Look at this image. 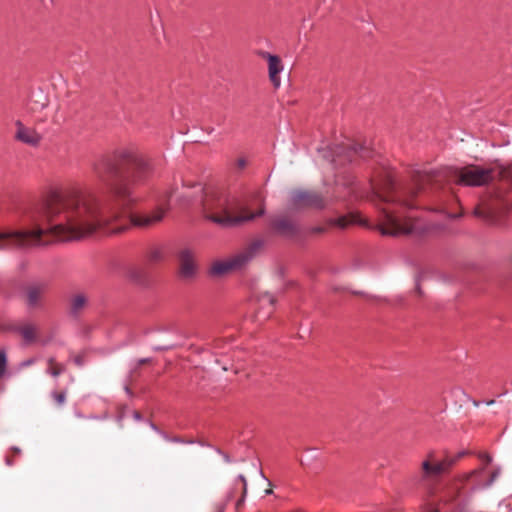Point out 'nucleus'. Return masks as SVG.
<instances>
[{"instance_id": "obj_1", "label": "nucleus", "mask_w": 512, "mask_h": 512, "mask_svg": "<svg viewBox=\"0 0 512 512\" xmlns=\"http://www.w3.org/2000/svg\"><path fill=\"white\" fill-rule=\"evenodd\" d=\"M182 197L185 203L200 199L205 218L222 227H231L250 221L263 214L261 210L256 214L235 216L236 202L233 199L224 192L211 188L205 189L201 183L191 185L183 183Z\"/></svg>"}, {"instance_id": "obj_2", "label": "nucleus", "mask_w": 512, "mask_h": 512, "mask_svg": "<svg viewBox=\"0 0 512 512\" xmlns=\"http://www.w3.org/2000/svg\"><path fill=\"white\" fill-rule=\"evenodd\" d=\"M116 158L131 168L129 181L121 180L110 187L117 208L126 210L140 200L133 187L147 184L156 173V164L152 158L133 148L119 150Z\"/></svg>"}, {"instance_id": "obj_3", "label": "nucleus", "mask_w": 512, "mask_h": 512, "mask_svg": "<svg viewBox=\"0 0 512 512\" xmlns=\"http://www.w3.org/2000/svg\"><path fill=\"white\" fill-rule=\"evenodd\" d=\"M432 177L428 174L418 175L414 179L413 187L405 190L401 195L392 194L395 189V182L390 174H387L381 182L373 184V193L380 201L383 202H398L401 207L412 208L413 205L409 203L408 198L416 195L426 184H429Z\"/></svg>"}, {"instance_id": "obj_4", "label": "nucleus", "mask_w": 512, "mask_h": 512, "mask_svg": "<svg viewBox=\"0 0 512 512\" xmlns=\"http://www.w3.org/2000/svg\"><path fill=\"white\" fill-rule=\"evenodd\" d=\"M28 219L30 229L0 231V250L37 247V208L29 213Z\"/></svg>"}, {"instance_id": "obj_5", "label": "nucleus", "mask_w": 512, "mask_h": 512, "mask_svg": "<svg viewBox=\"0 0 512 512\" xmlns=\"http://www.w3.org/2000/svg\"><path fill=\"white\" fill-rule=\"evenodd\" d=\"M263 246L262 239L254 240L243 251L229 258L215 261L210 268V273L214 276H222L243 268Z\"/></svg>"}, {"instance_id": "obj_6", "label": "nucleus", "mask_w": 512, "mask_h": 512, "mask_svg": "<svg viewBox=\"0 0 512 512\" xmlns=\"http://www.w3.org/2000/svg\"><path fill=\"white\" fill-rule=\"evenodd\" d=\"M415 229L412 216H406L400 211H382L379 230L383 235L400 236L413 233Z\"/></svg>"}, {"instance_id": "obj_7", "label": "nucleus", "mask_w": 512, "mask_h": 512, "mask_svg": "<svg viewBox=\"0 0 512 512\" xmlns=\"http://www.w3.org/2000/svg\"><path fill=\"white\" fill-rule=\"evenodd\" d=\"M448 177L456 184L464 186H482L492 179V170L475 165L450 168Z\"/></svg>"}, {"instance_id": "obj_8", "label": "nucleus", "mask_w": 512, "mask_h": 512, "mask_svg": "<svg viewBox=\"0 0 512 512\" xmlns=\"http://www.w3.org/2000/svg\"><path fill=\"white\" fill-rule=\"evenodd\" d=\"M182 191L179 192L178 188H171L163 196L158 199V205L155 210L148 214H140L132 217V222L137 226H151L160 222L166 211L171 207V202L175 199L180 204H185L183 198L181 199Z\"/></svg>"}, {"instance_id": "obj_9", "label": "nucleus", "mask_w": 512, "mask_h": 512, "mask_svg": "<svg viewBox=\"0 0 512 512\" xmlns=\"http://www.w3.org/2000/svg\"><path fill=\"white\" fill-rule=\"evenodd\" d=\"M511 201L501 192L484 198L473 210L474 216L486 222L495 223Z\"/></svg>"}, {"instance_id": "obj_10", "label": "nucleus", "mask_w": 512, "mask_h": 512, "mask_svg": "<svg viewBox=\"0 0 512 512\" xmlns=\"http://www.w3.org/2000/svg\"><path fill=\"white\" fill-rule=\"evenodd\" d=\"M289 205L295 209L304 207L323 208L324 200L317 193L305 190H295L291 192Z\"/></svg>"}, {"instance_id": "obj_11", "label": "nucleus", "mask_w": 512, "mask_h": 512, "mask_svg": "<svg viewBox=\"0 0 512 512\" xmlns=\"http://www.w3.org/2000/svg\"><path fill=\"white\" fill-rule=\"evenodd\" d=\"M275 303V297L269 292H262L256 295L252 301V305L256 310V319L260 322L269 319L274 312Z\"/></svg>"}, {"instance_id": "obj_12", "label": "nucleus", "mask_w": 512, "mask_h": 512, "mask_svg": "<svg viewBox=\"0 0 512 512\" xmlns=\"http://www.w3.org/2000/svg\"><path fill=\"white\" fill-rule=\"evenodd\" d=\"M259 56L267 60L269 80L274 88L278 89L281 86L280 74L284 71L282 60L277 55L266 51L259 52Z\"/></svg>"}, {"instance_id": "obj_13", "label": "nucleus", "mask_w": 512, "mask_h": 512, "mask_svg": "<svg viewBox=\"0 0 512 512\" xmlns=\"http://www.w3.org/2000/svg\"><path fill=\"white\" fill-rule=\"evenodd\" d=\"M178 259L181 277H193L197 271L196 252L190 248H183L179 251Z\"/></svg>"}, {"instance_id": "obj_14", "label": "nucleus", "mask_w": 512, "mask_h": 512, "mask_svg": "<svg viewBox=\"0 0 512 512\" xmlns=\"http://www.w3.org/2000/svg\"><path fill=\"white\" fill-rule=\"evenodd\" d=\"M14 124L16 127L14 138L18 141L30 146H37L42 140L41 134L34 128L25 126L20 120H17Z\"/></svg>"}, {"instance_id": "obj_15", "label": "nucleus", "mask_w": 512, "mask_h": 512, "mask_svg": "<svg viewBox=\"0 0 512 512\" xmlns=\"http://www.w3.org/2000/svg\"><path fill=\"white\" fill-rule=\"evenodd\" d=\"M456 459H445L432 464L430 461L425 460L422 462V469L426 477H436L444 473L450 466L455 463Z\"/></svg>"}, {"instance_id": "obj_16", "label": "nucleus", "mask_w": 512, "mask_h": 512, "mask_svg": "<svg viewBox=\"0 0 512 512\" xmlns=\"http://www.w3.org/2000/svg\"><path fill=\"white\" fill-rule=\"evenodd\" d=\"M273 227L279 234L287 237L293 236L298 232L296 223L286 218L276 219L273 222Z\"/></svg>"}, {"instance_id": "obj_17", "label": "nucleus", "mask_w": 512, "mask_h": 512, "mask_svg": "<svg viewBox=\"0 0 512 512\" xmlns=\"http://www.w3.org/2000/svg\"><path fill=\"white\" fill-rule=\"evenodd\" d=\"M45 287L40 285L30 286L26 290V304L29 308H37L41 306V299Z\"/></svg>"}, {"instance_id": "obj_18", "label": "nucleus", "mask_w": 512, "mask_h": 512, "mask_svg": "<svg viewBox=\"0 0 512 512\" xmlns=\"http://www.w3.org/2000/svg\"><path fill=\"white\" fill-rule=\"evenodd\" d=\"M88 305V296L79 292L71 296L69 301V312L73 316H78Z\"/></svg>"}, {"instance_id": "obj_19", "label": "nucleus", "mask_w": 512, "mask_h": 512, "mask_svg": "<svg viewBox=\"0 0 512 512\" xmlns=\"http://www.w3.org/2000/svg\"><path fill=\"white\" fill-rule=\"evenodd\" d=\"M363 151H364L363 146L358 145V144L351 146L348 149V151L345 153V155H343V156H342V150L341 151L337 150L336 158L332 159V162L335 165H341V164H343L344 161L351 162L353 160V155L358 154V153L362 155Z\"/></svg>"}, {"instance_id": "obj_20", "label": "nucleus", "mask_w": 512, "mask_h": 512, "mask_svg": "<svg viewBox=\"0 0 512 512\" xmlns=\"http://www.w3.org/2000/svg\"><path fill=\"white\" fill-rule=\"evenodd\" d=\"M26 343H31L36 339V327L32 324H27L19 328H15Z\"/></svg>"}, {"instance_id": "obj_21", "label": "nucleus", "mask_w": 512, "mask_h": 512, "mask_svg": "<svg viewBox=\"0 0 512 512\" xmlns=\"http://www.w3.org/2000/svg\"><path fill=\"white\" fill-rule=\"evenodd\" d=\"M103 166V169L107 170L109 173H115L116 172V168L115 166L111 163L110 160H107V159H104L102 160V162L95 166L94 170H95V173L100 177L102 178L103 175H102V167Z\"/></svg>"}, {"instance_id": "obj_22", "label": "nucleus", "mask_w": 512, "mask_h": 512, "mask_svg": "<svg viewBox=\"0 0 512 512\" xmlns=\"http://www.w3.org/2000/svg\"><path fill=\"white\" fill-rule=\"evenodd\" d=\"M64 371H65V366L60 363L52 368L46 369V373L55 378L58 377L59 375H61Z\"/></svg>"}, {"instance_id": "obj_23", "label": "nucleus", "mask_w": 512, "mask_h": 512, "mask_svg": "<svg viewBox=\"0 0 512 512\" xmlns=\"http://www.w3.org/2000/svg\"><path fill=\"white\" fill-rule=\"evenodd\" d=\"M7 365V355L6 351L3 349L0 351V377H2L6 371Z\"/></svg>"}, {"instance_id": "obj_24", "label": "nucleus", "mask_w": 512, "mask_h": 512, "mask_svg": "<svg viewBox=\"0 0 512 512\" xmlns=\"http://www.w3.org/2000/svg\"><path fill=\"white\" fill-rule=\"evenodd\" d=\"M51 396L59 405H63L66 401V392L65 391L60 392V393L53 391V392H51Z\"/></svg>"}, {"instance_id": "obj_25", "label": "nucleus", "mask_w": 512, "mask_h": 512, "mask_svg": "<svg viewBox=\"0 0 512 512\" xmlns=\"http://www.w3.org/2000/svg\"><path fill=\"white\" fill-rule=\"evenodd\" d=\"M161 257H162V252L158 248H153L148 253V259L150 261H158L161 259Z\"/></svg>"}, {"instance_id": "obj_26", "label": "nucleus", "mask_w": 512, "mask_h": 512, "mask_svg": "<svg viewBox=\"0 0 512 512\" xmlns=\"http://www.w3.org/2000/svg\"><path fill=\"white\" fill-rule=\"evenodd\" d=\"M332 224L340 228H345L349 224V221L347 220L346 217H339L337 219H334L332 221Z\"/></svg>"}, {"instance_id": "obj_27", "label": "nucleus", "mask_w": 512, "mask_h": 512, "mask_svg": "<svg viewBox=\"0 0 512 512\" xmlns=\"http://www.w3.org/2000/svg\"><path fill=\"white\" fill-rule=\"evenodd\" d=\"M238 479L242 482V490H243V497H244L247 493V482H246L245 477L241 474L238 476Z\"/></svg>"}, {"instance_id": "obj_28", "label": "nucleus", "mask_w": 512, "mask_h": 512, "mask_svg": "<svg viewBox=\"0 0 512 512\" xmlns=\"http://www.w3.org/2000/svg\"><path fill=\"white\" fill-rule=\"evenodd\" d=\"M499 474H500V470L494 471L492 473V476H491L490 480L488 481V483L486 485L490 486L496 480V478L499 476Z\"/></svg>"}, {"instance_id": "obj_29", "label": "nucleus", "mask_w": 512, "mask_h": 512, "mask_svg": "<svg viewBox=\"0 0 512 512\" xmlns=\"http://www.w3.org/2000/svg\"><path fill=\"white\" fill-rule=\"evenodd\" d=\"M479 458L487 463H490L492 461V458L487 453L479 454Z\"/></svg>"}, {"instance_id": "obj_30", "label": "nucleus", "mask_w": 512, "mask_h": 512, "mask_svg": "<svg viewBox=\"0 0 512 512\" xmlns=\"http://www.w3.org/2000/svg\"><path fill=\"white\" fill-rule=\"evenodd\" d=\"M47 364H48V368H52V367L56 366L58 363L56 362L55 357H49L47 359Z\"/></svg>"}, {"instance_id": "obj_31", "label": "nucleus", "mask_w": 512, "mask_h": 512, "mask_svg": "<svg viewBox=\"0 0 512 512\" xmlns=\"http://www.w3.org/2000/svg\"><path fill=\"white\" fill-rule=\"evenodd\" d=\"M237 164H238V166H239L240 168H243V167H245V165H246V161H245V159L240 158V159H238Z\"/></svg>"}, {"instance_id": "obj_32", "label": "nucleus", "mask_w": 512, "mask_h": 512, "mask_svg": "<svg viewBox=\"0 0 512 512\" xmlns=\"http://www.w3.org/2000/svg\"><path fill=\"white\" fill-rule=\"evenodd\" d=\"M74 362H75V364H76V365H78V366H82V365H83V360H82V358H81V357H79V356L75 357Z\"/></svg>"}, {"instance_id": "obj_33", "label": "nucleus", "mask_w": 512, "mask_h": 512, "mask_svg": "<svg viewBox=\"0 0 512 512\" xmlns=\"http://www.w3.org/2000/svg\"><path fill=\"white\" fill-rule=\"evenodd\" d=\"M171 442H173V443H186L185 441L181 440L178 437H172L171 438Z\"/></svg>"}, {"instance_id": "obj_34", "label": "nucleus", "mask_w": 512, "mask_h": 512, "mask_svg": "<svg viewBox=\"0 0 512 512\" xmlns=\"http://www.w3.org/2000/svg\"><path fill=\"white\" fill-rule=\"evenodd\" d=\"M35 362L34 359H29V360H26L22 363L23 366H29V365H32L33 363Z\"/></svg>"}, {"instance_id": "obj_35", "label": "nucleus", "mask_w": 512, "mask_h": 512, "mask_svg": "<svg viewBox=\"0 0 512 512\" xmlns=\"http://www.w3.org/2000/svg\"><path fill=\"white\" fill-rule=\"evenodd\" d=\"M217 512H223L225 509V504H218L216 506Z\"/></svg>"}, {"instance_id": "obj_36", "label": "nucleus", "mask_w": 512, "mask_h": 512, "mask_svg": "<svg viewBox=\"0 0 512 512\" xmlns=\"http://www.w3.org/2000/svg\"><path fill=\"white\" fill-rule=\"evenodd\" d=\"M149 361H150L149 358H142V359L138 360V364L142 365V364L148 363Z\"/></svg>"}, {"instance_id": "obj_37", "label": "nucleus", "mask_w": 512, "mask_h": 512, "mask_svg": "<svg viewBox=\"0 0 512 512\" xmlns=\"http://www.w3.org/2000/svg\"><path fill=\"white\" fill-rule=\"evenodd\" d=\"M133 417L137 421H140L142 419L140 413H138V412H134Z\"/></svg>"}, {"instance_id": "obj_38", "label": "nucleus", "mask_w": 512, "mask_h": 512, "mask_svg": "<svg viewBox=\"0 0 512 512\" xmlns=\"http://www.w3.org/2000/svg\"><path fill=\"white\" fill-rule=\"evenodd\" d=\"M172 346H166V347H155V350H167L170 349Z\"/></svg>"}, {"instance_id": "obj_39", "label": "nucleus", "mask_w": 512, "mask_h": 512, "mask_svg": "<svg viewBox=\"0 0 512 512\" xmlns=\"http://www.w3.org/2000/svg\"><path fill=\"white\" fill-rule=\"evenodd\" d=\"M150 426H151V428H152L154 431H156V432H159V433H160L159 429H158V428H157L153 423H151V424H150Z\"/></svg>"}, {"instance_id": "obj_40", "label": "nucleus", "mask_w": 512, "mask_h": 512, "mask_svg": "<svg viewBox=\"0 0 512 512\" xmlns=\"http://www.w3.org/2000/svg\"><path fill=\"white\" fill-rule=\"evenodd\" d=\"M223 458L226 462H230V458L227 454H223Z\"/></svg>"}, {"instance_id": "obj_41", "label": "nucleus", "mask_w": 512, "mask_h": 512, "mask_svg": "<svg viewBox=\"0 0 512 512\" xmlns=\"http://www.w3.org/2000/svg\"><path fill=\"white\" fill-rule=\"evenodd\" d=\"M164 439L171 442V437L167 436L166 434H162Z\"/></svg>"}, {"instance_id": "obj_42", "label": "nucleus", "mask_w": 512, "mask_h": 512, "mask_svg": "<svg viewBox=\"0 0 512 512\" xmlns=\"http://www.w3.org/2000/svg\"><path fill=\"white\" fill-rule=\"evenodd\" d=\"M486 404L487 405H492V404H494V400L487 401Z\"/></svg>"}, {"instance_id": "obj_43", "label": "nucleus", "mask_w": 512, "mask_h": 512, "mask_svg": "<svg viewBox=\"0 0 512 512\" xmlns=\"http://www.w3.org/2000/svg\"><path fill=\"white\" fill-rule=\"evenodd\" d=\"M463 455H465V452H461V453H459V455L457 456V458H456V459H458V458L462 457Z\"/></svg>"}, {"instance_id": "obj_44", "label": "nucleus", "mask_w": 512, "mask_h": 512, "mask_svg": "<svg viewBox=\"0 0 512 512\" xmlns=\"http://www.w3.org/2000/svg\"><path fill=\"white\" fill-rule=\"evenodd\" d=\"M265 493H266V494H271V493H272V490H271V489H268V490H266V492H265Z\"/></svg>"}, {"instance_id": "obj_45", "label": "nucleus", "mask_w": 512, "mask_h": 512, "mask_svg": "<svg viewBox=\"0 0 512 512\" xmlns=\"http://www.w3.org/2000/svg\"><path fill=\"white\" fill-rule=\"evenodd\" d=\"M315 231L321 232V231H323V229L322 228H316Z\"/></svg>"}, {"instance_id": "obj_46", "label": "nucleus", "mask_w": 512, "mask_h": 512, "mask_svg": "<svg viewBox=\"0 0 512 512\" xmlns=\"http://www.w3.org/2000/svg\"><path fill=\"white\" fill-rule=\"evenodd\" d=\"M241 502H243V499L238 500L237 505H240Z\"/></svg>"}, {"instance_id": "obj_47", "label": "nucleus", "mask_w": 512, "mask_h": 512, "mask_svg": "<svg viewBox=\"0 0 512 512\" xmlns=\"http://www.w3.org/2000/svg\"><path fill=\"white\" fill-rule=\"evenodd\" d=\"M241 502H243V499L238 500L237 505H240Z\"/></svg>"}, {"instance_id": "obj_48", "label": "nucleus", "mask_w": 512, "mask_h": 512, "mask_svg": "<svg viewBox=\"0 0 512 512\" xmlns=\"http://www.w3.org/2000/svg\"><path fill=\"white\" fill-rule=\"evenodd\" d=\"M241 502H243V499L238 500L237 505H240Z\"/></svg>"}, {"instance_id": "obj_49", "label": "nucleus", "mask_w": 512, "mask_h": 512, "mask_svg": "<svg viewBox=\"0 0 512 512\" xmlns=\"http://www.w3.org/2000/svg\"><path fill=\"white\" fill-rule=\"evenodd\" d=\"M6 462L8 465H10V460L8 458L6 459Z\"/></svg>"}]
</instances>
